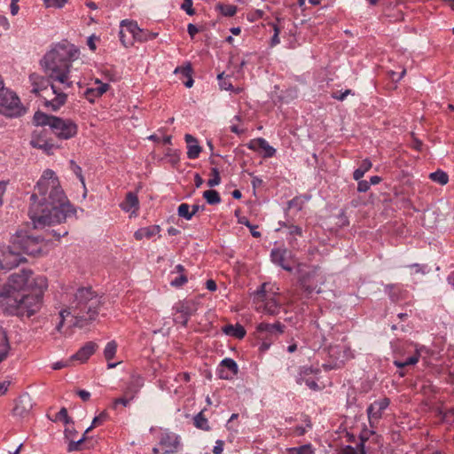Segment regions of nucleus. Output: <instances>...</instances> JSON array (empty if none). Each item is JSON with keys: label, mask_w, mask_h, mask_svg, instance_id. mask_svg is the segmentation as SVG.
<instances>
[{"label": "nucleus", "mask_w": 454, "mask_h": 454, "mask_svg": "<svg viewBox=\"0 0 454 454\" xmlns=\"http://www.w3.org/2000/svg\"><path fill=\"white\" fill-rule=\"evenodd\" d=\"M79 56L80 51L74 44L63 41L56 44L41 60L47 78L35 73L29 75L31 92L35 95L47 90L51 85L54 98L50 100L45 98V106L51 107L53 111L58 110L67 101V95L64 91L74 84L72 63Z\"/></svg>", "instance_id": "nucleus-1"}, {"label": "nucleus", "mask_w": 454, "mask_h": 454, "mask_svg": "<svg viewBox=\"0 0 454 454\" xmlns=\"http://www.w3.org/2000/svg\"><path fill=\"white\" fill-rule=\"evenodd\" d=\"M30 200L28 214L35 229L62 223L76 213L51 169L43 171Z\"/></svg>", "instance_id": "nucleus-2"}, {"label": "nucleus", "mask_w": 454, "mask_h": 454, "mask_svg": "<svg viewBox=\"0 0 454 454\" xmlns=\"http://www.w3.org/2000/svg\"><path fill=\"white\" fill-rule=\"evenodd\" d=\"M101 305V296L92 287H79L74 294L73 300L68 308L75 318L74 325L82 327L90 321L95 320Z\"/></svg>", "instance_id": "nucleus-3"}, {"label": "nucleus", "mask_w": 454, "mask_h": 454, "mask_svg": "<svg viewBox=\"0 0 454 454\" xmlns=\"http://www.w3.org/2000/svg\"><path fill=\"white\" fill-rule=\"evenodd\" d=\"M33 121L37 127L49 126L59 139H70L75 137L78 131L76 123L72 120L49 115L39 111L35 114Z\"/></svg>", "instance_id": "nucleus-4"}, {"label": "nucleus", "mask_w": 454, "mask_h": 454, "mask_svg": "<svg viewBox=\"0 0 454 454\" xmlns=\"http://www.w3.org/2000/svg\"><path fill=\"white\" fill-rule=\"evenodd\" d=\"M32 294H21L20 311L19 317H31L36 313L43 303V295L48 286L47 278L44 276H35L31 284Z\"/></svg>", "instance_id": "nucleus-5"}, {"label": "nucleus", "mask_w": 454, "mask_h": 454, "mask_svg": "<svg viewBox=\"0 0 454 454\" xmlns=\"http://www.w3.org/2000/svg\"><path fill=\"white\" fill-rule=\"evenodd\" d=\"M44 239L28 235L25 230H18L11 238L12 248H16L20 254L35 255L42 251Z\"/></svg>", "instance_id": "nucleus-6"}, {"label": "nucleus", "mask_w": 454, "mask_h": 454, "mask_svg": "<svg viewBox=\"0 0 454 454\" xmlns=\"http://www.w3.org/2000/svg\"><path fill=\"white\" fill-rule=\"evenodd\" d=\"M22 293L3 286L0 289V309L8 315L19 316Z\"/></svg>", "instance_id": "nucleus-7"}, {"label": "nucleus", "mask_w": 454, "mask_h": 454, "mask_svg": "<svg viewBox=\"0 0 454 454\" xmlns=\"http://www.w3.org/2000/svg\"><path fill=\"white\" fill-rule=\"evenodd\" d=\"M35 278L31 270H22L18 273L12 274L4 286L19 293L26 290L31 291V284H33V278Z\"/></svg>", "instance_id": "nucleus-8"}, {"label": "nucleus", "mask_w": 454, "mask_h": 454, "mask_svg": "<svg viewBox=\"0 0 454 454\" xmlns=\"http://www.w3.org/2000/svg\"><path fill=\"white\" fill-rule=\"evenodd\" d=\"M299 283L301 288L309 296L312 293H320V286L324 283V277L317 269H313L308 272L301 274Z\"/></svg>", "instance_id": "nucleus-9"}, {"label": "nucleus", "mask_w": 454, "mask_h": 454, "mask_svg": "<svg viewBox=\"0 0 454 454\" xmlns=\"http://www.w3.org/2000/svg\"><path fill=\"white\" fill-rule=\"evenodd\" d=\"M389 404L390 399L384 397L373 402L367 407L366 413L372 428L376 427L382 418L384 411L389 406Z\"/></svg>", "instance_id": "nucleus-10"}, {"label": "nucleus", "mask_w": 454, "mask_h": 454, "mask_svg": "<svg viewBox=\"0 0 454 454\" xmlns=\"http://www.w3.org/2000/svg\"><path fill=\"white\" fill-rule=\"evenodd\" d=\"M265 287L266 284H262L261 289L256 292V295L263 301V304L258 306L256 310L266 315L277 316L281 310V305L275 298L266 297Z\"/></svg>", "instance_id": "nucleus-11"}, {"label": "nucleus", "mask_w": 454, "mask_h": 454, "mask_svg": "<svg viewBox=\"0 0 454 454\" xmlns=\"http://www.w3.org/2000/svg\"><path fill=\"white\" fill-rule=\"evenodd\" d=\"M176 313L180 314L174 320L176 323L181 324L183 326H186L190 317L196 312L197 308L195 304L191 301H180L174 306Z\"/></svg>", "instance_id": "nucleus-12"}, {"label": "nucleus", "mask_w": 454, "mask_h": 454, "mask_svg": "<svg viewBox=\"0 0 454 454\" xmlns=\"http://www.w3.org/2000/svg\"><path fill=\"white\" fill-rule=\"evenodd\" d=\"M4 270H11L25 262V257L16 249L12 248V243L2 252Z\"/></svg>", "instance_id": "nucleus-13"}, {"label": "nucleus", "mask_w": 454, "mask_h": 454, "mask_svg": "<svg viewBox=\"0 0 454 454\" xmlns=\"http://www.w3.org/2000/svg\"><path fill=\"white\" fill-rule=\"evenodd\" d=\"M285 325L277 321L274 324L262 322L256 326V333L260 335L268 336V339L276 340L284 333Z\"/></svg>", "instance_id": "nucleus-14"}, {"label": "nucleus", "mask_w": 454, "mask_h": 454, "mask_svg": "<svg viewBox=\"0 0 454 454\" xmlns=\"http://www.w3.org/2000/svg\"><path fill=\"white\" fill-rule=\"evenodd\" d=\"M270 257L275 264L279 265L286 271H292L293 267L288 263L287 259L291 257V252L286 248L272 249Z\"/></svg>", "instance_id": "nucleus-15"}, {"label": "nucleus", "mask_w": 454, "mask_h": 454, "mask_svg": "<svg viewBox=\"0 0 454 454\" xmlns=\"http://www.w3.org/2000/svg\"><path fill=\"white\" fill-rule=\"evenodd\" d=\"M126 32L130 34L132 38L134 40H136L137 34L140 33V27H138L137 23L133 20H124L121 22V30L119 32L120 39H121L122 44L124 46L128 47V45L132 44V42H130V41H129L128 43L126 42V39H125Z\"/></svg>", "instance_id": "nucleus-16"}, {"label": "nucleus", "mask_w": 454, "mask_h": 454, "mask_svg": "<svg viewBox=\"0 0 454 454\" xmlns=\"http://www.w3.org/2000/svg\"><path fill=\"white\" fill-rule=\"evenodd\" d=\"M32 402L29 396H21L13 408V415L20 418L27 416L32 409Z\"/></svg>", "instance_id": "nucleus-17"}, {"label": "nucleus", "mask_w": 454, "mask_h": 454, "mask_svg": "<svg viewBox=\"0 0 454 454\" xmlns=\"http://www.w3.org/2000/svg\"><path fill=\"white\" fill-rule=\"evenodd\" d=\"M329 355L330 356L337 360H340V362H344L346 360H349L355 357L352 349L347 346L330 347Z\"/></svg>", "instance_id": "nucleus-18"}, {"label": "nucleus", "mask_w": 454, "mask_h": 454, "mask_svg": "<svg viewBox=\"0 0 454 454\" xmlns=\"http://www.w3.org/2000/svg\"><path fill=\"white\" fill-rule=\"evenodd\" d=\"M144 378L139 374H132L130 380L124 389L125 395H129L131 397H136L140 389L144 386Z\"/></svg>", "instance_id": "nucleus-19"}, {"label": "nucleus", "mask_w": 454, "mask_h": 454, "mask_svg": "<svg viewBox=\"0 0 454 454\" xmlns=\"http://www.w3.org/2000/svg\"><path fill=\"white\" fill-rule=\"evenodd\" d=\"M179 443V437L174 434H167L163 435L160 441V444L164 448L165 453L176 452Z\"/></svg>", "instance_id": "nucleus-20"}, {"label": "nucleus", "mask_w": 454, "mask_h": 454, "mask_svg": "<svg viewBox=\"0 0 454 454\" xmlns=\"http://www.w3.org/2000/svg\"><path fill=\"white\" fill-rule=\"evenodd\" d=\"M97 348V344L89 341L83 347H82L74 355L71 356L73 360H78L81 363L86 362L91 355L94 354Z\"/></svg>", "instance_id": "nucleus-21"}, {"label": "nucleus", "mask_w": 454, "mask_h": 454, "mask_svg": "<svg viewBox=\"0 0 454 454\" xmlns=\"http://www.w3.org/2000/svg\"><path fill=\"white\" fill-rule=\"evenodd\" d=\"M76 431L73 427L65 429V437L68 440L67 451L73 452L80 450V445L85 440V434L78 440H75Z\"/></svg>", "instance_id": "nucleus-22"}, {"label": "nucleus", "mask_w": 454, "mask_h": 454, "mask_svg": "<svg viewBox=\"0 0 454 454\" xmlns=\"http://www.w3.org/2000/svg\"><path fill=\"white\" fill-rule=\"evenodd\" d=\"M184 140L187 144V157L190 160L197 159L201 152L198 140L192 135L186 134Z\"/></svg>", "instance_id": "nucleus-23"}, {"label": "nucleus", "mask_w": 454, "mask_h": 454, "mask_svg": "<svg viewBox=\"0 0 454 454\" xmlns=\"http://www.w3.org/2000/svg\"><path fill=\"white\" fill-rule=\"evenodd\" d=\"M249 148L252 150L262 149L264 151V157L267 158L272 157L276 153V149L270 145L267 140L262 137L252 140L249 144Z\"/></svg>", "instance_id": "nucleus-24"}, {"label": "nucleus", "mask_w": 454, "mask_h": 454, "mask_svg": "<svg viewBox=\"0 0 454 454\" xmlns=\"http://www.w3.org/2000/svg\"><path fill=\"white\" fill-rule=\"evenodd\" d=\"M11 350V344L6 330L0 325V364L7 359Z\"/></svg>", "instance_id": "nucleus-25"}, {"label": "nucleus", "mask_w": 454, "mask_h": 454, "mask_svg": "<svg viewBox=\"0 0 454 454\" xmlns=\"http://www.w3.org/2000/svg\"><path fill=\"white\" fill-rule=\"evenodd\" d=\"M121 208L125 212H131L136 214L139 207V201L137 194L133 192H128L125 200L121 203Z\"/></svg>", "instance_id": "nucleus-26"}, {"label": "nucleus", "mask_w": 454, "mask_h": 454, "mask_svg": "<svg viewBox=\"0 0 454 454\" xmlns=\"http://www.w3.org/2000/svg\"><path fill=\"white\" fill-rule=\"evenodd\" d=\"M221 366L228 369L231 374L225 373L223 370L220 371V378L228 380L238 374L239 367L237 363L231 358H224L221 362Z\"/></svg>", "instance_id": "nucleus-27"}, {"label": "nucleus", "mask_w": 454, "mask_h": 454, "mask_svg": "<svg viewBox=\"0 0 454 454\" xmlns=\"http://www.w3.org/2000/svg\"><path fill=\"white\" fill-rule=\"evenodd\" d=\"M160 231V228L159 225H151V226H147V227H143L135 231L134 237L137 240H141L144 238L150 239L153 236L159 233Z\"/></svg>", "instance_id": "nucleus-28"}, {"label": "nucleus", "mask_w": 454, "mask_h": 454, "mask_svg": "<svg viewBox=\"0 0 454 454\" xmlns=\"http://www.w3.org/2000/svg\"><path fill=\"white\" fill-rule=\"evenodd\" d=\"M314 371H313V369L311 367H304V368H302V370H301V372L300 373V376L297 379V383L301 384V385L304 383L310 389L317 390L319 387H318L317 383L315 380H309V379H305L306 375H309V373H312Z\"/></svg>", "instance_id": "nucleus-29"}, {"label": "nucleus", "mask_w": 454, "mask_h": 454, "mask_svg": "<svg viewBox=\"0 0 454 454\" xmlns=\"http://www.w3.org/2000/svg\"><path fill=\"white\" fill-rule=\"evenodd\" d=\"M223 331L225 334L239 340L243 339L246 335L245 328L239 324H236L235 325H227L223 328Z\"/></svg>", "instance_id": "nucleus-30"}, {"label": "nucleus", "mask_w": 454, "mask_h": 454, "mask_svg": "<svg viewBox=\"0 0 454 454\" xmlns=\"http://www.w3.org/2000/svg\"><path fill=\"white\" fill-rule=\"evenodd\" d=\"M281 228H286L287 230L286 235L290 237L289 244L294 246V242L295 239V236L301 237L302 236V229L297 225L289 224L286 223H279Z\"/></svg>", "instance_id": "nucleus-31"}, {"label": "nucleus", "mask_w": 454, "mask_h": 454, "mask_svg": "<svg viewBox=\"0 0 454 454\" xmlns=\"http://www.w3.org/2000/svg\"><path fill=\"white\" fill-rule=\"evenodd\" d=\"M420 357V354L418 350H415V352L410 356L409 357L405 359H395L394 360V364L398 368H403L408 365H413L416 364Z\"/></svg>", "instance_id": "nucleus-32"}, {"label": "nucleus", "mask_w": 454, "mask_h": 454, "mask_svg": "<svg viewBox=\"0 0 454 454\" xmlns=\"http://www.w3.org/2000/svg\"><path fill=\"white\" fill-rule=\"evenodd\" d=\"M96 83L98 84V86L96 88H90V89L87 90L86 95H87L88 98H90V95L93 96V97H100L109 88V85L107 83H104V82H102L99 80H97Z\"/></svg>", "instance_id": "nucleus-33"}, {"label": "nucleus", "mask_w": 454, "mask_h": 454, "mask_svg": "<svg viewBox=\"0 0 454 454\" xmlns=\"http://www.w3.org/2000/svg\"><path fill=\"white\" fill-rule=\"evenodd\" d=\"M372 164L369 159H364L360 167L357 168L353 173V178L355 180H360L364 174L372 168Z\"/></svg>", "instance_id": "nucleus-34"}, {"label": "nucleus", "mask_w": 454, "mask_h": 454, "mask_svg": "<svg viewBox=\"0 0 454 454\" xmlns=\"http://www.w3.org/2000/svg\"><path fill=\"white\" fill-rule=\"evenodd\" d=\"M48 140V131L44 129H36L32 133V137L30 140V145L34 147V142L37 141L39 144H42Z\"/></svg>", "instance_id": "nucleus-35"}, {"label": "nucleus", "mask_w": 454, "mask_h": 454, "mask_svg": "<svg viewBox=\"0 0 454 454\" xmlns=\"http://www.w3.org/2000/svg\"><path fill=\"white\" fill-rule=\"evenodd\" d=\"M222 15L225 17H232L237 13L238 8L232 4H217L215 6Z\"/></svg>", "instance_id": "nucleus-36"}, {"label": "nucleus", "mask_w": 454, "mask_h": 454, "mask_svg": "<svg viewBox=\"0 0 454 454\" xmlns=\"http://www.w3.org/2000/svg\"><path fill=\"white\" fill-rule=\"evenodd\" d=\"M203 198L209 205H216L221 202V197L217 191L207 190L203 192Z\"/></svg>", "instance_id": "nucleus-37"}, {"label": "nucleus", "mask_w": 454, "mask_h": 454, "mask_svg": "<svg viewBox=\"0 0 454 454\" xmlns=\"http://www.w3.org/2000/svg\"><path fill=\"white\" fill-rule=\"evenodd\" d=\"M429 178L441 185H445L449 181V176L446 172L442 170H437L429 175Z\"/></svg>", "instance_id": "nucleus-38"}, {"label": "nucleus", "mask_w": 454, "mask_h": 454, "mask_svg": "<svg viewBox=\"0 0 454 454\" xmlns=\"http://www.w3.org/2000/svg\"><path fill=\"white\" fill-rule=\"evenodd\" d=\"M288 454H314L311 444H304L300 447H291L286 449Z\"/></svg>", "instance_id": "nucleus-39"}, {"label": "nucleus", "mask_w": 454, "mask_h": 454, "mask_svg": "<svg viewBox=\"0 0 454 454\" xmlns=\"http://www.w3.org/2000/svg\"><path fill=\"white\" fill-rule=\"evenodd\" d=\"M177 215L179 217L184 218L186 221H190L193 217L191 206L187 203H182L179 205L177 208Z\"/></svg>", "instance_id": "nucleus-40"}, {"label": "nucleus", "mask_w": 454, "mask_h": 454, "mask_svg": "<svg viewBox=\"0 0 454 454\" xmlns=\"http://www.w3.org/2000/svg\"><path fill=\"white\" fill-rule=\"evenodd\" d=\"M194 425L197 428L207 431L209 430L210 427L208 425V421L207 418L203 415L202 411L199 412L194 417Z\"/></svg>", "instance_id": "nucleus-41"}, {"label": "nucleus", "mask_w": 454, "mask_h": 454, "mask_svg": "<svg viewBox=\"0 0 454 454\" xmlns=\"http://www.w3.org/2000/svg\"><path fill=\"white\" fill-rule=\"evenodd\" d=\"M116 350H117V343L115 342V340H111V341L107 342V344L104 349L105 358L107 361L112 360L116 354Z\"/></svg>", "instance_id": "nucleus-42"}, {"label": "nucleus", "mask_w": 454, "mask_h": 454, "mask_svg": "<svg viewBox=\"0 0 454 454\" xmlns=\"http://www.w3.org/2000/svg\"><path fill=\"white\" fill-rule=\"evenodd\" d=\"M158 36V33L150 32L148 30H145L140 28V33L137 34L136 41L138 42H146L153 40Z\"/></svg>", "instance_id": "nucleus-43"}, {"label": "nucleus", "mask_w": 454, "mask_h": 454, "mask_svg": "<svg viewBox=\"0 0 454 454\" xmlns=\"http://www.w3.org/2000/svg\"><path fill=\"white\" fill-rule=\"evenodd\" d=\"M34 148L41 149L46 154L50 155V154L53 153L54 145H53V144L50 143L49 140H47L42 144H39V142L35 141Z\"/></svg>", "instance_id": "nucleus-44"}, {"label": "nucleus", "mask_w": 454, "mask_h": 454, "mask_svg": "<svg viewBox=\"0 0 454 454\" xmlns=\"http://www.w3.org/2000/svg\"><path fill=\"white\" fill-rule=\"evenodd\" d=\"M133 399L134 397H131L129 395H125V392L123 391V395L121 397L114 400L113 408L116 409L119 404L127 407Z\"/></svg>", "instance_id": "nucleus-45"}, {"label": "nucleus", "mask_w": 454, "mask_h": 454, "mask_svg": "<svg viewBox=\"0 0 454 454\" xmlns=\"http://www.w3.org/2000/svg\"><path fill=\"white\" fill-rule=\"evenodd\" d=\"M221 183V177L218 168H213L211 169V177L207 181V185L209 187L217 186Z\"/></svg>", "instance_id": "nucleus-46"}, {"label": "nucleus", "mask_w": 454, "mask_h": 454, "mask_svg": "<svg viewBox=\"0 0 454 454\" xmlns=\"http://www.w3.org/2000/svg\"><path fill=\"white\" fill-rule=\"evenodd\" d=\"M343 454H366L364 443H359L356 447L347 446L343 450Z\"/></svg>", "instance_id": "nucleus-47"}, {"label": "nucleus", "mask_w": 454, "mask_h": 454, "mask_svg": "<svg viewBox=\"0 0 454 454\" xmlns=\"http://www.w3.org/2000/svg\"><path fill=\"white\" fill-rule=\"evenodd\" d=\"M192 69L191 64L188 62L184 66L177 67L174 74H180L182 77H187L192 74Z\"/></svg>", "instance_id": "nucleus-48"}, {"label": "nucleus", "mask_w": 454, "mask_h": 454, "mask_svg": "<svg viewBox=\"0 0 454 454\" xmlns=\"http://www.w3.org/2000/svg\"><path fill=\"white\" fill-rule=\"evenodd\" d=\"M106 418L107 414L105 411L95 417L92 420L91 426L85 430V434H87L91 428L102 424L106 419Z\"/></svg>", "instance_id": "nucleus-49"}, {"label": "nucleus", "mask_w": 454, "mask_h": 454, "mask_svg": "<svg viewBox=\"0 0 454 454\" xmlns=\"http://www.w3.org/2000/svg\"><path fill=\"white\" fill-rule=\"evenodd\" d=\"M68 0H43L47 8H62Z\"/></svg>", "instance_id": "nucleus-50"}, {"label": "nucleus", "mask_w": 454, "mask_h": 454, "mask_svg": "<svg viewBox=\"0 0 454 454\" xmlns=\"http://www.w3.org/2000/svg\"><path fill=\"white\" fill-rule=\"evenodd\" d=\"M258 339L262 340L260 350L261 351H266L270 348L274 340L268 339V336L260 335L258 334Z\"/></svg>", "instance_id": "nucleus-51"}, {"label": "nucleus", "mask_w": 454, "mask_h": 454, "mask_svg": "<svg viewBox=\"0 0 454 454\" xmlns=\"http://www.w3.org/2000/svg\"><path fill=\"white\" fill-rule=\"evenodd\" d=\"M217 79L219 80V85L222 90H232L231 83L226 80H223V73L219 74L217 75Z\"/></svg>", "instance_id": "nucleus-52"}, {"label": "nucleus", "mask_w": 454, "mask_h": 454, "mask_svg": "<svg viewBox=\"0 0 454 454\" xmlns=\"http://www.w3.org/2000/svg\"><path fill=\"white\" fill-rule=\"evenodd\" d=\"M56 419L63 420L66 424H68L71 421L67 413V410L65 407H62L58 412Z\"/></svg>", "instance_id": "nucleus-53"}, {"label": "nucleus", "mask_w": 454, "mask_h": 454, "mask_svg": "<svg viewBox=\"0 0 454 454\" xmlns=\"http://www.w3.org/2000/svg\"><path fill=\"white\" fill-rule=\"evenodd\" d=\"M57 240H59L61 237H65L68 234V230L65 227H62L59 231L52 229L49 231Z\"/></svg>", "instance_id": "nucleus-54"}, {"label": "nucleus", "mask_w": 454, "mask_h": 454, "mask_svg": "<svg viewBox=\"0 0 454 454\" xmlns=\"http://www.w3.org/2000/svg\"><path fill=\"white\" fill-rule=\"evenodd\" d=\"M184 4L181 5V9L184 10L188 15H193L195 13L192 8V0H184Z\"/></svg>", "instance_id": "nucleus-55"}, {"label": "nucleus", "mask_w": 454, "mask_h": 454, "mask_svg": "<svg viewBox=\"0 0 454 454\" xmlns=\"http://www.w3.org/2000/svg\"><path fill=\"white\" fill-rule=\"evenodd\" d=\"M71 164L73 165V171L77 176V177L79 178V180L81 181L82 185L85 186V181H84V177L82 176V168L80 166L76 165L74 162V160H71Z\"/></svg>", "instance_id": "nucleus-56"}, {"label": "nucleus", "mask_w": 454, "mask_h": 454, "mask_svg": "<svg viewBox=\"0 0 454 454\" xmlns=\"http://www.w3.org/2000/svg\"><path fill=\"white\" fill-rule=\"evenodd\" d=\"M70 314H72V311H71L69 309H62V310L59 312L60 321H59V324L57 325V326H56L57 331H59H59L61 330V328H62V326H63V325H64V321H65V317H66V316H68V315H70Z\"/></svg>", "instance_id": "nucleus-57"}, {"label": "nucleus", "mask_w": 454, "mask_h": 454, "mask_svg": "<svg viewBox=\"0 0 454 454\" xmlns=\"http://www.w3.org/2000/svg\"><path fill=\"white\" fill-rule=\"evenodd\" d=\"M187 282V278L184 275H181L175 279L171 280L170 285L172 286L179 287Z\"/></svg>", "instance_id": "nucleus-58"}, {"label": "nucleus", "mask_w": 454, "mask_h": 454, "mask_svg": "<svg viewBox=\"0 0 454 454\" xmlns=\"http://www.w3.org/2000/svg\"><path fill=\"white\" fill-rule=\"evenodd\" d=\"M375 431L373 428L372 430L365 429L360 434V442L359 443H365V442L370 438L371 435L374 434Z\"/></svg>", "instance_id": "nucleus-59"}, {"label": "nucleus", "mask_w": 454, "mask_h": 454, "mask_svg": "<svg viewBox=\"0 0 454 454\" xmlns=\"http://www.w3.org/2000/svg\"><path fill=\"white\" fill-rule=\"evenodd\" d=\"M357 191L359 192H366L370 189V184L365 180H357Z\"/></svg>", "instance_id": "nucleus-60"}, {"label": "nucleus", "mask_w": 454, "mask_h": 454, "mask_svg": "<svg viewBox=\"0 0 454 454\" xmlns=\"http://www.w3.org/2000/svg\"><path fill=\"white\" fill-rule=\"evenodd\" d=\"M273 28H274V35L273 36L271 37V46H275L277 45L278 43H279V37H278V35L280 33V30L279 28L278 27L277 25H273Z\"/></svg>", "instance_id": "nucleus-61"}, {"label": "nucleus", "mask_w": 454, "mask_h": 454, "mask_svg": "<svg viewBox=\"0 0 454 454\" xmlns=\"http://www.w3.org/2000/svg\"><path fill=\"white\" fill-rule=\"evenodd\" d=\"M223 441L217 440L215 442V445L214 446L213 452L214 454H221L223 450Z\"/></svg>", "instance_id": "nucleus-62"}, {"label": "nucleus", "mask_w": 454, "mask_h": 454, "mask_svg": "<svg viewBox=\"0 0 454 454\" xmlns=\"http://www.w3.org/2000/svg\"><path fill=\"white\" fill-rule=\"evenodd\" d=\"M76 394L84 402L88 401L90 397V393L87 390L80 389L76 392Z\"/></svg>", "instance_id": "nucleus-63"}, {"label": "nucleus", "mask_w": 454, "mask_h": 454, "mask_svg": "<svg viewBox=\"0 0 454 454\" xmlns=\"http://www.w3.org/2000/svg\"><path fill=\"white\" fill-rule=\"evenodd\" d=\"M19 0H11V13L16 15L19 12L20 7L18 5Z\"/></svg>", "instance_id": "nucleus-64"}]
</instances>
